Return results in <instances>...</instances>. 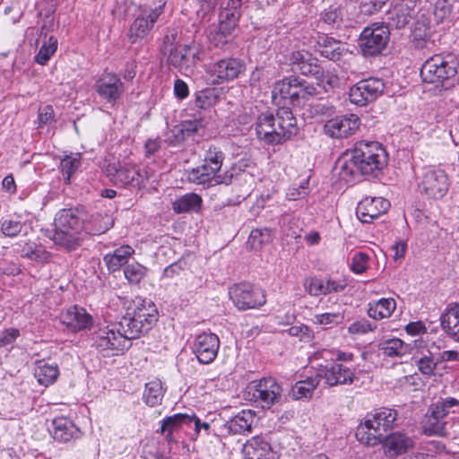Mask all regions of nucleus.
I'll use <instances>...</instances> for the list:
<instances>
[{
	"instance_id": "38",
	"label": "nucleus",
	"mask_w": 459,
	"mask_h": 459,
	"mask_svg": "<svg viewBox=\"0 0 459 459\" xmlns=\"http://www.w3.org/2000/svg\"><path fill=\"white\" fill-rule=\"evenodd\" d=\"M241 5L239 0H228L226 6L220 13L219 23L235 30L241 16Z\"/></svg>"
},
{
	"instance_id": "7",
	"label": "nucleus",
	"mask_w": 459,
	"mask_h": 459,
	"mask_svg": "<svg viewBox=\"0 0 459 459\" xmlns=\"http://www.w3.org/2000/svg\"><path fill=\"white\" fill-rule=\"evenodd\" d=\"M229 297L239 310L259 307L266 302L263 290L247 282H240L230 287Z\"/></svg>"
},
{
	"instance_id": "46",
	"label": "nucleus",
	"mask_w": 459,
	"mask_h": 459,
	"mask_svg": "<svg viewBox=\"0 0 459 459\" xmlns=\"http://www.w3.org/2000/svg\"><path fill=\"white\" fill-rule=\"evenodd\" d=\"M342 8L339 5L332 4L321 12L319 23L332 28H339L342 24Z\"/></svg>"
},
{
	"instance_id": "14",
	"label": "nucleus",
	"mask_w": 459,
	"mask_h": 459,
	"mask_svg": "<svg viewBox=\"0 0 459 459\" xmlns=\"http://www.w3.org/2000/svg\"><path fill=\"white\" fill-rule=\"evenodd\" d=\"M150 178V173L134 163L119 165L112 175V180L117 186L141 188Z\"/></svg>"
},
{
	"instance_id": "33",
	"label": "nucleus",
	"mask_w": 459,
	"mask_h": 459,
	"mask_svg": "<svg viewBox=\"0 0 459 459\" xmlns=\"http://www.w3.org/2000/svg\"><path fill=\"white\" fill-rule=\"evenodd\" d=\"M80 230L55 228L52 239L54 243L67 251H74L82 242Z\"/></svg>"
},
{
	"instance_id": "8",
	"label": "nucleus",
	"mask_w": 459,
	"mask_h": 459,
	"mask_svg": "<svg viewBox=\"0 0 459 459\" xmlns=\"http://www.w3.org/2000/svg\"><path fill=\"white\" fill-rule=\"evenodd\" d=\"M449 186L447 174L440 169H425L418 183L420 192L435 200L443 198L446 195Z\"/></svg>"
},
{
	"instance_id": "30",
	"label": "nucleus",
	"mask_w": 459,
	"mask_h": 459,
	"mask_svg": "<svg viewBox=\"0 0 459 459\" xmlns=\"http://www.w3.org/2000/svg\"><path fill=\"white\" fill-rule=\"evenodd\" d=\"M55 228L83 230V212L78 208L61 210L55 218Z\"/></svg>"
},
{
	"instance_id": "48",
	"label": "nucleus",
	"mask_w": 459,
	"mask_h": 459,
	"mask_svg": "<svg viewBox=\"0 0 459 459\" xmlns=\"http://www.w3.org/2000/svg\"><path fill=\"white\" fill-rule=\"evenodd\" d=\"M268 449V443L253 439L244 445L243 453L246 456L245 459H262Z\"/></svg>"
},
{
	"instance_id": "51",
	"label": "nucleus",
	"mask_w": 459,
	"mask_h": 459,
	"mask_svg": "<svg viewBox=\"0 0 459 459\" xmlns=\"http://www.w3.org/2000/svg\"><path fill=\"white\" fill-rule=\"evenodd\" d=\"M22 256L36 262L46 263L50 259V254L41 246L27 244L22 248Z\"/></svg>"
},
{
	"instance_id": "4",
	"label": "nucleus",
	"mask_w": 459,
	"mask_h": 459,
	"mask_svg": "<svg viewBox=\"0 0 459 459\" xmlns=\"http://www.w3.org/2000/svg\"><path fill=\"white\" fill-rule=\"evenodd\" d=\"M457 74V62L452 54H437L428 58L421 66L420 77L424 83L435 89H448Z\"/></svg>"
},
{
	"instance_id": "64",
	"label": "nucleus",
	"mask_w": 459,
	"mask_h": 459,
	"mask_svg": "<svg viewBox=\"0 0 459 459\" xmlns=\"http://www.w3.org/2000/svg\"><path fill=\"white\" fill-rule=\"evenodd\" d=\"M288 333L291 336L299 337L301 341L307 342L313 338V332L305 325H292Z\"/></svg>"
},
{
	"instance_id": "57",
	"label": "nucleus",
	"mask_w": 459,
	"mask_h": 459,
	"mask_svg": "<svg viewBox=\"0 0 459 459\" xmlns=\"http://www.w3.org/2000/svg\"><path fill=\"white\" fill-rule=\"evenodd\" d=\"M271 238V230L268 229L253 230L248 237L247 244L252 249L260 248L264 243L268 242Z\"/></svg>"
},
{
	"instance_id": "47",
	"label": "nucleus",
	"mask_w": 459,
	"mask_h": 459,
	"mask_svg": "<svg viewBox=\"0 0 459 459\" xmlns=\"http://www.w3.org/2000/svg\"><path fill=\"white\" fill-rule=\"evenodd\" d=\"M459 406V400L454 397H447L431 404L430 418L435 420L445 418L449 413V408ZM431 419H429V421Z\"/></svg>"
},
{
	"instance_id": "49",
	"label": "nucleus",
	"mask_w": 459,
	"mask_h": 459,
	"mask_svg": "<svg viewBox=\"0 0 459 459\" xmlns=\"http://www.w3.org/2000/svg\"><path fill=\"white\" fill-rule=\"evenodd\" d=\"M418 370L424 376L431 377L434 375L438 361L437 356H433L430 351L428 354H422L420 358L415 359Z\"/></svg>"
},
{
	"instance_id": "42",
	"label": "nucleus",
	"mask_w": 459,
	"mask_h": 459,
	"mask_svg": "<svg viewBox=\"0 0 459 459\" xmlns=\"http://www.w3.org/2000/svg\"><path fill=\"white\" fill-rule=\"evenodd\" d=\"M233 30L227 28L226 25L219 23L209 30V41L215 48L226 49L227 46L233 40Z\"/></svg>"
},
{
	"instance_id": "20",
	"label": "nucleus",
	"mask_w": 459,
	"mask_h": 459,
	"mask_svg": "<svg viewBox=\"0 0 459 459\" xmlns=\"http://www.w3.org/2000/svg\"><path fill=\"white\" fill-rule=\"evenodd\" d=\"M61 320L72 332L89 329L93 325L92 316L85 308L73 306L66 309L61 316Z\"/></svg>"
},
{
	"instance_id": "17",
	"label": "nucleus",
	"mask_w": 459,
	"mask_h": 459,
	"mask_svg": "<svg viewBox=\"0 0 459 459\" xmlns=\"http://www.w3.org/2000/svg\"><path fill=\"white\" fill-rule=\"evenodd\" d=\"M219 347V337L215 333L204 332L195 337L193 350L200 363L209 364L217 357Z\"/></svg>"
},
{
	"instance_id": "29",
	"label": "nucleus",
	"mask_w": 459,
	"mask_h": 459,
	"mask_svg": "<svg viewBox=\"0 0 459 459\" xmlns=\"http://www.w3.org/2000/svg\"><path fill=\"white\" fill-rule=\"evenodd\" d=\"M255 412L251 410H243L223 425L224 429L233 435H245L250 433L255 422Z\"/></svg>"
},
{
	"instance_id": "39",
	"label": "nucleus",
	"mask_w": 459,
	"mask_h": 459,
	"mask_svg": "<svg viewBox=\"0 0 459 459\" xmlns=\"http://www.w3.org/2000/svg\"><path fill=\"white\" fill-rule=\"evenodd\" d=\"M440 320L443 330L459 341V303L450 306L442 314Z\"/></svg>"
},
{
	"instance_id": "28",
	"label": "nucleus",
	"mask_w": 459,
	"mask_h": 459,
	"mask_svg": "<svg viewBox=\"0 0 459 459\" xmlns=\"http://www.w3.org/2000/svg\"><path fill=\"white\" fill-rule=\"evenodd\" d=\"M281 386L273 377H264L255 385L254 396L264 403V406H271L280 397Z\"/></svg>"
},
{
	"instance_id": "10",
	"label": "nucleus",
	"mask_w": 459,
	"mask_h": 459,
	"mask_svg": "<svg viewBox=\"0 0 459 459\" xmlns=\"http://www.w3.org/2000/svg\"><path fill=\"white\" fill-rule=\"evenodd\" d=\"M385 83L378 78H368L353 85L349 91V99L357 106H366L375 101L384 91Z\"/></svg>"
},
{
	"instance_id": "27",
	"label": "nucleus",
	"mask_w": 459,
	"mask_h": 459,
	"mask_svg": "<svg viewBox=\"0 0 459 459\" xmlns=\"http://www.w3.org/2000/svg\"><path fill=\"white\" fill-rule=\"evenodd\" d=\"M416 15L415 8L405 3L396 4L386 13L387 27L403 29L409 24Z\"/></svg>"
},
{
	"instance_id": "59",
	"label": "nucleus",
	"mask_w": 459,
	"mask_h": 459,
	"mask_svg": "<svg viewBox=\"0 0 459 459\" xmlns=\"http://www.w3.org/2000/svg\"><path fill=\"white\" fill-rule=\"evenodd\" d=\"M452 4L449 0H437L434 8V16L437 22L447 19L452 13Z\"/></svg>"
},
{
	"instance_id": "52",
	"label": "nucleus",
	"mask_w": 459,
	"mask_h": 459,
	"mask_svg": "<svg viewBox=\"0 0 459 459\" xmlns=\"http://www.w3.org/2000/svg\"><path fill=\"white\" fill-rule=\"evenodd\" d=\"M224 159L225 155L219 147L210 146L204 153L203 161L211 166L212 169L215 168V169L220 172Z\"/></svg>"
},
{
	"instance_id": "5",
	"label": "nucleus",
	"mask_w": 459,
	"mask_h": 459,
	"mask_svg": "<svg viewBox=\"0 0 459 459\" xmlns=\"http://www.w3.org/2000/svg\"><path fill=\"white\" fill-rule=\"evenodd\" d=\"M162 54L167 57L169 65L180 72L191 71L200 57V47L195 43L179 46L176 43V37L166 35L161 47Z\"/></svg>"
},
{
	"instance_id": "34",
	"label": "nucleus",
	"mask_w": 459,
	"mask_h": 459,
	"mask_svg": "<svg viewBox=\"0 0 459 459\" xmlns=\"http://www.w3.org/2000/svg\"><path fill=\"white\" fill-rule=\"evenodd\" d=\"M378 349L384 356L390 358H403L405 355L411 354L413 350L410 343H406L399 338H391L380 342Z\"/></svg>"
},
{
	"instance_id": "40",
	"label": "nucleus",
	"mask_w": 459,
	"mask_h": 459,
	"mask_svg": "<svg viewBox=\"0 0 459 459\" xmlns=\"http://www.w3.org/2000/svg\"><path fill=\"white\" fill-rule=\"evenodd\" d=\"M396 307L394 299H380L368 304V315L375 320H381L391 316Z\"/></svg>"
},
{
	"instance_id": "36",
	"label": "nucleus",
	"mask_w": 459,
	"mask_h": 459,
	"mask_svg": "<svg viewBox=\"0 0 459 459\" xmlns=\"http://www.w3.org/2000/svg\"><path fill=\"white\" fill-rule=\"evenodd\" d=\"M140 323L141 322L137 321V318H135L132 313H127L116 325L121 332V334L130 342L131 340L136 339L141 334L146 333V331L143 330V325Z\"/></svg>"
},
{
	"instance_id": "22",
	"label": "nucleus",
	"mask_w": 459,
	"mask_h": 459,
	"mask_svg": "<svg viewBox=\"0 0 459 459\" xmlns=\"http://www.w3.org/2000/svg\"><path fill=\"white\" fill-rule=\"evenodd\" d=\"M303 286L310 296L318 297L342 291L346 288V283L332 279L325 281L317 277H307L304 280Z\"/></svg>"
},
{
	"instance_id": "62",
	"label": "nucleus",
	"mask_w": 459,
	"mask_h": 459,
	"mask_svg": "<svg viewBox=\"0 0 459 459\" xmlns=\"http://www.w3.org/2000/svg\"><path fill=\"white\" fill-rule=\"evenodd\" d=\"M387 0H362L360 3V13L365 15H371L379 12L386 4Z\"/></svg>"
},
{
	"instance_id": "3",
	"label": "nucleus",
	"mask_w": 459,
	"mask_h": 459,
	"mask_svg": "<svg viewBox=\"0 0 459 459\" xmlns=\"http://www.w3.org/2000/svg\"><path fill=\"white\" fill-rule=\"evenodd\" d=\"M397 411L390 408H380L368 414L356 429L355 436L361 444L374 446L380 444L385 433L394 428Z\"/></svg>"
},
{
	"instance_id": "13",
	"label": "nucleus",
	"mask_w": 459,
	"mask_h": 459,
	"mask_svg": "<svg viewBox=\"0 0 459 459\" xmlns=\"http://www.w3.org/2000/svg\"><path fill=\"white\" fill-rule=\"evenodd\" d=\"M246 70L245 63L238 58H223L209 65L207 73L213 83L221 84L238 78Z\"/></svg>"
},
{
	"instance_id": "1",
	"label": "nucleus",
	"mask_w": 459,
	"mask_h": 459,
	"mask_svg": "<svg viewBox=\"0 0 459 459\" xmlns=\"http://www.w3.org/2000/svg\"><path fill=\"white\" fill-rule=\"evenodd\" d=\"M388 155L377 142L360 141L335 162L333 173L340 180L351 184L359 176L376 177L386 165Z\"/></svg>"
},
{
	"instance_id": "11",
	"label": "nucleus",
	"mask_w": 459,
	"mask_h": 459,
	"mask_svg": "<svg viewBox=\"0 0 459 459\" xmlns=\"http://www.w3.org/2000/svg\"><path fill=\"white\" fill-rule=\"evenodd\" d=\"M165 2L155 8L143 7L140 13L130 26L128 37L132 43L143 39L153 28L160 14L163 13Z\"/></svg>"
},
{
	"instance_id": "53",
	"label": "nucleus",
	"mask_w": 459,
	"mask_h": 459,
	"mask_svg": "<svg viewBox=\"0 0 459 459\" xmlns=\"http://www.w3.org/2000/svg\"><path fill=\"white\" fill-rule=\"evenodd\" d=\"M294 82H298V76L290 75L276 82L272 91L273 97L280 95L282 99H290Z\"/></svg>"
},
{
	"instance_id": "61",
	"label": "nucleus",
	"mask_w": 459,
	"mask_h": 459,
	"mask_svg": "<svg viewBox=\"0 0 459 459\" xmlns=\"http://www.w3.org/2000/svg\"><path fill=\"white\" fill-rule=\"evenodd\" d=\"M55 123V114L52 106L46 105L39 108L38 113V124L39 127L44 126H51Z\"/></svg>"
},
{
	"instance_id": "45",
	"label": "nucleus",
	"mask_w": 459,
	"mask_h": 459,
	"mask_svg": "<svg viewBox=\"0 0 459 459\" xmlns=\"http://www.w3.org/2000/svg\"><path fill=\"white\" fill-rule=\"evenodd\" d=\"M164 395L162 383L160 379H154L145 385L143 400L151 407L160 404Z\"/></svg>"
},
{
	"instance_id": "18",
	"label": "nucleus",
	"mask_w": 459,
	"mask_h": 459,
	"mask_svg": "<svg viewBox=\"0 0 459 459\" xmlns=\"http://www.w3.org/2000/svg\"><path fill=\"white\" fill-rule=\"evenodd\" d=\"M389 207V201L383 197H366L359 203L356 215L361 222L370 223L385 213Z\"/></svg>"
},
{
	"instance_id": "44",
	"label": "nucleus",
	"mask_w": 459,
	"mask_h": 459,
	"mask_svg": "<svg viewBox=\"0 0 459 459\" xmlns=\"http://www.w3.org/2000/svg\"><path fill=\"white\" fill-rule=\"evenodd\" d=\"M314 77L316 81V87L321 91V94L333 91L334 88L338 87L340 83L339 76L333 71L330 70L325 71L320 68L318 74H315Z\"/></svg>"
},
{
	"instance_id": "6",
	"label": "nucleus",
	"mask_w": 459,
	"mask_h": 459,
	"mask_svg": "<svg viewBox=\"0 0 459 459\" xmlns=\"http://www.w3.org/2000/svg\"><path fill=\"white\" fill-rule=\"evenodd\" d=\"M92 340L95 348L105 357L123 354L131 346L116 324L99 326Z\"/></svg>"
},
{
	"instance_id": "32",
	"label": "nucleus",
	"mask_w": 459,
	"mask_h": 459,
	"mask_svg": "<svg viewBox=\"0 0 459 459\" xmlns=\"http://www.w3.org/2000/svg\"><path fill=\"white\" fill-rule=\"evenodd\" d=\"M113 226V220L108 214L94 213L85 216L83 213V230L90 235H100Z\"/></svg>"
},
{
	"instance_id": "54",
	"label": "nucleus",
	"mask_w": 459,
	"mask_h": 459,
	"mask_svg": "<svg viewBox=\"0 0 459 459\" xmlns=\"http://www.w3.org/2000/svg\"><path fill=\"white\" fill-rule=\"evenodd\" d=\"M81 164L80 156H65L60 161V170L65 178V182L69 183L72 175L78 169Z\"/></svg>"
},
{
	"instance_id": "58",
	"label": "nucleus",
	"mask_w": 459,
	"mask_h": 459,
	"mask_svg": "<svg viewBox=\"0 0 459 459\" xmlns=\"http://www.w3.org/2000/svg\"><path fill=\"white\" fill-rule=\"evenodd\" d=\"M344 319V315L340 312L323 313L314 316V323L321 325H338Z\"/></svg>"
},
{
	"instance_id": "37",
	"label": "nucleus",
	"mask_w": 459,
	"mask_h": 459,
	"mask_svg": "<svg viewBox=\"0 0 459 459\" xmlns=\"http://www.w3.org/2000/svg\"><path fill=\"white\" fill-rule=\"evenodd\" d=\"M34 376L39 384L48 386L56 382L59 376L56 364H49L45 360H38L34 368Z\"/></svg>"
},
{
	"instance_id": "12",
	"label": "nucleus",
	"mask_w": 459,
	"mask_h": 459,
	"mask_svg": "<svg viewBox=\"0 0 459 459\" xmlns=\"http://www.w3.org/2000/svg\"><path fill=\"white\" fill-rule=\"evenodd\" d=\"M186 178L191 183L211 187L221 184H231L234 178V174L231 171H226L223 174H219V171L216 170L215 168L212 169L211 166L203 161L201 166L189 170Z\"/></svg>"
},
{
	"instance_id": "2",
	"label": "nucleus",
	"mask_w": 459,
	"mask_h": 459,
	"mask_svg": "<svg viewBox=\"0 0 459 459\" xmlns=\"http://www.w3.org/2000/svg\"><path fill=\"white\" fill-rule=\"evenodd\" d=\"M296 131V118L288 108H279L276 116L263 113L257 117L256 135L266 143H281L295 134Z\"/></svg>"
},
{
	"instance_id": "24",
	"label": "nucleus",
	"mask_w": 459,
	"mask_h": 459,
	"mask_svg": "<svg viewBox=\"0 0 459 459\" xmlns=\"http://www.w3.org/2000/svg\"><path fill=\"white\" fill-rule=\"evenodd\" d=\"M319 374L329 386L352 384L355 379L354 370L342 364L335 363L320 369Z\"/></svg>"
},
{
	"instance_id": "26",
	"label": "nucleus",
	"mask_w": 459,
	"mask_h": 459,
	"mask_svg": "<svg viewBox=\"0 0 459 459\" xmlns=\"http://www.w3.org/2000/svg\"><path fill=\"white\" fill-rule=\"evenodd\" d=\"M135 307L134 308L133 315L137 321L143 325V330L150 331L158 321V310L154 303L149 299H143L136 298L134 301Z\"/></svg>"
},
{
	"instance_id": "9",
	"label": "nucleus",
	"mask_w": 459,
	"mask_h": 459,
	"mask_svg": "<svg viewBox=\"0 0 459 459\" xmlns=\"http://www.w3.org/2000/svg\"><path fill=\"white\" fill-rule=\"evenodd\" d=\"M388 39V27L374 23L362 30L359 46L364 56H376L385 48Z\"/></svg>"
},
{
	"instance_id": "21",
	"label": "nucleus",
	"mask_w": 459,
	"mask_h": 459,
	"mask_svg": "<svg viewBox=\"0 0 459 459\" xmlns=\"http://www.w3.org/2000/svg\"><path fill=\"white\" fill-rule=\"evenodd\" d=\"M383 446L386 456L395 457L402 455L411 450L413 446V440L401 432H394L388 436H384L380 442Z\"/></svg>"
},
{
	"instance_id": "25",
	"label": "nucleus",
	"mask_w": 459,
	"mask_h": 459,
	"mask_svg": "<svg viewBox=\"0 0 459 459\" xmlns=\"http://www.w3.org/2000/svg\"><path fill=\"white\" fill-rule=\"evenodd\" d=\"M315 49L321 56L331 61H338L347 51L344 44L325 34H319L316 38Z\"/></svg>"
},
{
	"instance_id": "55",
	"label": "nucleus",
	"mask_w": 459,
	"mask_h": 459,
	"mask_svg": "<svg viewBox=\"0 0 459 459\" xmlns=\"http://www.w3.org/2000/svg\"><path fill=\"white\" fill-rule=\"evenodd\" d=\"M146 271L144 266L135 263L127 264L124 269V274L131 284H138L146 275Z\"/></svg>"
},
{
	"instance_id": "41",
	"label": "nucleus",
	"mask_w": 459,
	"mask_h": 459,
	"mask_svg": "<svg viewBox=\"0 0 459 459\" xmlns=\"http://www.w3.org/2000/svg\"><path fill=\"white\" fill-rule=\"evenodd\" d=\"M321 377L322 375L318 373L314 377L296 382L291 388L292 397L296 400L310 398L315 389L318 386Z\"/></svg>"
},
{
	"instance_id": "19",
	"label": "nucleus",
	"mask_w": 459,
	"mask_h": 459,
	"mask_svg": "<svg viewBox=\"0 0 459 459\" xmlns=\"http://www.w3.org/2000/svg\"><path fill=\"white\" fill-rule=\"evenodd\" d=\"M195 423V429L199 431L200 420L195 415L177 413L164 418L160 422V433L168 442H175L177 434L185 425Z\"/></svg>"
},
{
	"instance_id": "50",
	"label": "nucleus",
	"mask_w": 459,
	"mask_h": 459,
	"mask_svg": "<svg viewBox=\"0 0 459 459\" xmlns=\"http://www.w3.org/2000/svg\"><path fill=\"white\" fill-rule=\"evenodd\" d=\"M57 49V39L51 36L48 41H45L40 47L39 53L35 56V61L39 65H44Z\"/></svg>"
},
{
	"instance_id": "31",
	"label": "nucleus",
	"mask_w": 459,
	"mask_h": 459,
	"mask_svg": "<svg viewBox=\"0 0 459 459\" xmlns=\"http://www.w3.org/2000/svg\"><path fill=\"white\" fill-rule=\"evenodd\" d=\"M290 62L292 69L299 72L303 75H312L318 74L320 65L316 58L306 51H295L291 54Z\"/></svg>"
},
{
	"instance_id": "56",
	"label": "nucleus",
	"mask_w": 459,
	"mask_h": 459,
	"mask_svg": "<svg viewBox=\"0 0 459 459\" xmlns=\"http://www.w3.org/2000/svg\"><path fill=\"white\" fill-rule=\"evenodd\" d=\"M296 98H299V105L300 101H306L312 98H316L321 95V91L316 88L313 83L307 82V81L300 79V85L299 93H295Z\"/></svg>"
},
{
	"instance_id": "60",
	"label": "nucleus",
	"mask_w": 459,
	"mask_h": 459,
	"mask_svg": "<svg viewBox=\"0 0 459 459\" xmlns=\"http://www.w3.org/2000/svg\"><path fill=\"white\" fill-rule=\"evenodd\" d=\"M368 255L363 252L356 253L351 260V269L355 273H362L368 268Z\"/></svg>"
},
{
	"instance_id": "16",
	"label": "nucleus",
	"mask_w": 459,
	"mask_h": 459,
	"mask_svg": "<svg viewBox=\"0 0 459 459\" xmlns=\"http://www.w3.org/2000/svg\"><path fill=\"white\" fill-rule=\"evenodd\" d=\"M360 126V119L355 114L337 116L325 125V132L333 138H346L353 134Z\"/></svg>"
},
{
	"instance_id": "23",
	"label": "nucleus",
	"mask_w": 459,
	"mask_h": 459,
	"mask_svg": "<svg viewBox=\"0 0 459 459\" xmlns=\"http://www.w3.org/2000/svg\"><path fill=\"white\" fill-rule=\"evenodd\" d=\"M50 433L53 438L61 443H67L81 437L80 429L66 417H57L52 420Z\"/></svg>"
},
{
	"instance_id": "63",
	"label": "nucleus",
	"mask_w": 459,
	"mask_h": 459,
	"mask_svg": "<svg viewBox=\"0 0 459 459\" xmlns=\"http://www.w3.org/2000/svg\"><path fill=\"white\" fill-rule=\"evenodd\" d=\"M23 224L20 221L5 220L1 225V230L6 237H16L22 230Z\"/></svg>"
},
{
	"instance_id": "43",
	"label": "nucleus",
	"mask_w": 459,
	"mask_h": 459,
	"mask_svg": "<svg viewBox=\"0 0 459 459\" xmlns=\"http://www.w3.org/2000/svg\"><path fill=\"white\" fill-rule=\"evenodd\" d=\"M202 203L203 200L199 195L188 193L178 198L172 204V208L177 213L198 212L201 209Z\"/></svg>"
},
{
	"instance_id": "35",
	"label": "nucleus",
	"mask_w": 459,
	"mask_h": 459,
	"mask_svg": "<svg viewBox=\"0 0 459 459\" xmlns=\"http://www.w3.org/2000/svg\"><path fill=\"white\" fill-rule=\"evenodd\" d=\"M134 253L132 247L126 245L115 249L112 253L105 255L103 260L109 272L118 271L122 265L126 264L129 257Z\"/></svg>"
},
{
	"instance_id": "15",
	"label": "nucleus",
	"mask_w": 459,
	"mask_h": 459,
	"mask_svg": "<svg viewBox=\"0 0 459 459\" xmlns=\"http://www.w3.org/2000/svg\"><path fill=\"white\" fill-rule=\"evenodd\" d=\"M94 87L99 96L112 105L118 101L125 91L124 83L115 73L101 74Z\"/></svg>"
}]
</instances>
